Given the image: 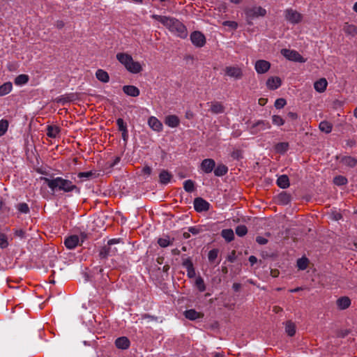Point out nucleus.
<instances>
[{
  "mask_svg": "<svg viewBox=\"0 0 357 357\" xmlns=\"http://www.w3.org/2000/svg\"><path fill=\"white\" fill-rule=\"evenodd\" d=\"M49 188L53 193L63 192L69 193L75 192L79 194L80 189L75 185L70 180L64 178L63 177H56L49 178L46 177L42 178Z\"/></svg>",
  "mask_w": 357,
  "mask_h": 357,
  "instance_id": "1",
  "label": "nucleus"
},
{
  "mask_svg": "<svg viewBox=\"0 0 357 357\" xmlns=\"http://www.w3.org/2000/svg\"><path fill=\"white\" fill-rule=\"evenodd\" d=\"M116 59L130 73L137 74L142 71L143 68L139 61H135L130 54L123 52L116 54Z\"/></svg>",
  "mask_w": 357,
  "mask_h": 357,
  "instance_id": "2",
  "label": "nucleus"
},
{
  "mask_svg": "<svg viewBox=\"0 0 357 357\" xmlns=\"http://www.w3.org/2000/svg\"><path fill=\"white\" fill-rule=\"evenodd\" d=\"M120 238H112L108 241L107 244L102 247L100 250L99 255L102 259H106L108 257L114 256L118 252V248L114 245L119 243Z\"/></svg>",
  "mask_w": 357,
  "mask_h": 357,
  "instance_id": "3",
  "label": "nucleus"
},
{
  "mask_svg": "<svg viewBox=\"0 0 357 357\" xmlns=\"http://www.w3.org/2000/svg\"><path fill=\"white\" fill-rule=\"evenodd\" d=\"M167 29L174 36L185 38L188 35V29L184 24H165Z\"/></svg>",
  "mask_w": 357,
  "mask_h": 357,
  "instance_id": "4",
  "label": "nucleus"
},
{
  "mask_svg": "<svg viewBox=\"0 0 357 357\" xmlns=\"http://www.w3.org/2000/svg\"><path fill=\"white\" fill-rule=\"evenodd\" d=\"M281 54L289 61L299 63H305L306 61V60L296 50L282 49L281 50Z\"/></svg>",
  "mask_w": 357,
  "mask_h": 357,
  "instance_id": "5",
  "label": "nucleus"
},
{
  "mask_svg": "<svg viewBox=\"0 0 357 357\" xmlns=\"http://www.w3.org/2000/svg\"><path fill=\"white\" fill-rule=\"evenodd\" d=\"M225 74L231 78L240 79L243 77V70L238 66H226L225 68Z\"/></svg>",
  "mask_w": 357,
  "mask_h": 357,
  "instance_id": "6",
  "label": "nucleus"
},
{
  "mask_svg": "<svg viewBox=\"0 0 357 357\" xmlns=\"http://www.w3.org/2000/svg\"><path fill=\"white\" fill-rule=\"evenodd\" d=\"M190 40L197 47H202L206 44V38L200 31H195L190 34Z\"/></svg>",
  "mask_w": 357,
  "mask_h": 357,
  "instance_id": "7",
  "label": "nucleus"
},
{
  "mask_svg": "<svg viewBox=\"0 0 357 357\" xmlns=\"http://www.w3.org/2000/svg\"><path fill=\"white\" fill-rule=\"evenodd\" d=\"M245 15L248 17H257L259 16H265L266 14V9L261 6H254L252 8H247L245 10Z\"/></svg>",
  "mask_w": 357,
  "mask_h": 357,
  "instance_id": "8",
  "label": "nucleus"
},
{
  "mask_svg": "<svg viewBox=\"0 0 357 357\" xmlns=\"http://www.w3.org/2000/svg\"><path fill=\"white\" fill-rule=\"evenodd\" d=\"M271 127V126L269 122L266 121L259 120L253 123V125L250 128V130L252 134H256L258 132L270 129Z\"/></svg>",
  "mask_w": 357,
  "mask_h": 357,
  "instance_id": "9",
  "label": "nucleus"
},
{
  "mask_svg": "<svg viewBox=\"0 0 357 357\" xmlns=\"http://www.w3.org/2000/svg\"><path fill=\"white\" fill-rule=\"evenodd\" d=\"M285 17L290 22H299L302 20L301 14L292 8L286 10Z\"/></svg>",
  "mask_w": 357,
  "mask_h": 357,
  "instance_id": "10",
  "label": "nucleus"
},
{
  "mask_svg": "<svg viewBox=\"0 0 357 357\" xmlns=\"http://www.w3.org/2000/svg\"><path fill=\"white\" fill-rule=\"evenodd\" d=\"M209 206V203L202 198L198 197L194 200V208L197 212L206 211Z\"/></svg>",
  "mask_w": 357,
  "mask_h": 357,
  "instance_id": "11",
  "label": "nucleus"
},
{
  "mask_svg": "<svg viewBox=\"0 0 357 357\" xmlns=\"http://www.w3.org/2000/svg\"><path fill=\"white\" fill-rule=\"evenodd\" d=\"M271 67V63L266 60H258L255 65V70L259 74L266 73Z\"/></svg>",
  "mask_w": 357,
  "mask_h": 357,
  "instance_id": "12",
  "label": "nucleus"
},
{
  "mask_svg": "<svg viewBox=\"0 0 357 357\" xmlns=\"http://www.w3.org/2000/svg\"><path fill=\"white\" fill-rule=\"evenodd\" d=\"M148 125L155 132H161L163 129L162 123L155 116H152L149 118Z\"/></svg>",
  "mask_w": 357,
  "mask_h": 357,
  "instance_id": "13",
  "label": "nucleus"
},
{
  "mask_svg": "<svg viewBox=\"0 0 357 357\" xmlns=\"http://www.w3.org/2000/svg\"><path fill=\"white\" fill-rule=\"evenodd\" d=\"M215 162L213 159H204L201 163L202 170L206 174L211 173L215 168Z\"/></svg>",
  "mask_w": 357,
  "mask_h": 357,
  "instance_id": "14",
  "label": "nucleus"
},
{
  "mask_svg": "<svg viewBox=\"0 0 357 357\" xmlns=\"http://www.w3.org/2000/svg\"><path fill=\"white\" fill-rule=\"evenodd\" d=\"M79 242V238L78 236L71 235L65 239L64 244L68 249L72 250L77 246Z\"/></svg>",
  "mask_w": 357,
  "mask_h": 357,
  "instance_id": "15",
  "label": "nucleus"
},
{
  "mask_svg": "<svg viewBox=\"0 0 357 357\" xmlns=\"http://www.w3.org/2000/svg\"><path fill=\"white\" fill-rule=\"evenodd\" d=\"M282 81L278 77H271L266 81V86L270 90H275L281 86Z\"/></svg>",
  "mask_w": 357,
  "mask_h": 357,
  "instance_id": "16",
  "label": "nucleus"
},
{
  "mask_svg": "<svg viewBox=\"0 0 357 357\" xmlns=\"http://www.w3.org/2000/svg\"><path fill=\"white\" fill-rule=\"evenodd\" d=\"M328 86V82L326 78H320L314 83V89L318 93H324Z\"/></svg>",
  "mask_w": 357,
  "mask_h": 357,
  "instance_id": "17",
  "label": "nucleus"
},
{
  "mask_svg": "<svg viewBox=\"0 0 357 357\" xmlns=\"http://www.w3.org/2000/svg\"><path fill=\"white\" fill-rule=\"evenodd\" d=\"M165 124L172 128H176L180 124V119L176 115H168L165 119Z\"/></svg>",
  "mask_w": 357,
  "mask_h": 357,
  "instance_id": "18",
  "label": "nucleus"
},
{
  "mask_svg": "<svg viewBox=\"0 0 357 357\" xmlns=\"http://www.w3.org/2000/svg\"><path fill=\"white\" fill-rule=\"evenodd\" d=\"M340 162L344 166L353 168L357 165V159L350 155H345L340 158Z\"/></svg>",
  "mask_w": 357,
  "mask_h": 357,
  "instance_id": "19",
  "label": "nucleus"
},
{
  "mask_svg": "<svg viewBox=\"0 0 357 357\" xmlns=\"http://www.w3.org/2000/svg\"><path fill=\"white\" fill-rule=\"evenodd\" d=\"M123 91L128 96L137 97L139 93V89L133 85H125L123 86Z\"/></svg>",
  "mask_w": 357,
  "mask_h": 357,
  "instance_id": "20",
  "label": "nucleus"
},
{
  "mask_svg": "<svg viewBox=\"0 0 357 357\" xmlns=\"http://www.w3.org/2000/svg\"><path fill=\"white\" fill-rule=\"evenodd\" d=\"M130 340L126 337H120L115 341V345L118 349H126L130 347Z\"/></svg>",
  "mask_w": 357,
  "mask_h": 357,
  "instance_id": "21",
  "label": "nucleus"
},
{
  "mask_svg": "<svg viewBox=\"0 0 357 357\" xmlns=\"http://www.w3.org/2000/svg\"><path fill=\"white\" fill-rule=\"evenodd\" d=\"M224 105L219 102H213L211 103V112L214 114H222L225 112Z\"/></svg>",
  "mask_w": 357,
  "mask_h": 357,
  "instance_id": "22",
  "label": "nucleus"
},
{
  "mask_svg": "<svg viewBox=\"0 0 357 357\" xmlns=\"http://www.w3.org/2000/svg\"><path fill=\"white\" fill-rule=\"evenodd\" d=\"M96 77L99 81L103 83H107L109 81V74L102 69L97 70L96 72Z\"/></svg>",
  "mask_w": 357,
  "mask_h": 357,
  "instance_id": "23",
  "label": "nucleus"
},
{
  "mask_svg": "<svg viewBox=\"0 0 357 357\" xmlns=\"http://www.w3.org/2000/svg\"><path fill=\"white\" fill-rule=\"evenodd\" d=\"M278 185L283 189L287 188L289 186V180L287 175H281L277 179Z\"/></svg>",
  "mask_w": 357,
  "mask_h": 357,
  "instance_id": "24",
  "label": "nucleus"
},
{
  "mask_svg": "<svg viewBox=\"0 0 357 357\" xmlns=\"http://www.w3.org/2000/svg\"><path fill=\"white\" fill-rule=\"evenodd\" d=\"M13 89V84L10 82H6L0 86V96L8 94Z\"/></svg>",
  "mask_w": 357,
  "mask_h": 357,
  "instance_id": "25",
  "label": "nucleus"
},
{
  "mask_svg": "<svg viewBox=\"0 0 357 357\" xmlns=\"http://www.w3.org/2000/svg\"><path fill=\"white\" fill-rule=\"evenodd\" d=\"M29 80V77L27 75L22 74L15 77L14 83L17 86H22L26 84Z\"/></svg>",
  "mask_w": 357,
  "mask_h": 357,
  "instance_id": "26",
  "label": "nucleus"
},
{
  "mask_svg": "<svg viewBox=\"0 0 357 357\" xmlns=\"http://www.w3.org/2000/svg\"><path fill=\"white\" fill-rule=\"evenodd\" d=\"M60 132L59 127L56 126H48L47 128V135L52 138H56Z\"/></svg>",
  "mask_w": 357,
  "mask_h": 357,
  "instance_id": "27",
  "label": "nucleus"
},
{
  "mask_svg": "<svg viewBox=\"0 0 357 357\" xmlns=\"http://www.w3.org/2000/svg\"><path fill=\"white\" fill-rule=\"evenodd\" d=\"M351 304V301L348 297H342L337 301V305L339 308L344 310Z\"/></svg>",
  "mask_w": 357,
  "mask_h": 357,
  "instance_id": "28",
  "label": "nucleus"
},
{
  "mask_svg": "<svg viewBox=\"0 0 357 357\" xmlns=\"http://www.w3.org/2000/svg\"><path fill=\"white\" fill-rule=\"evenodd\" d=\"M185 317L190 320H196L201 318V314L195 310H188L185 312Z\"/></svg>",
  "mask_w": 357,
  "mask_h": 357,
  "instance_id": "29",
  "label": "nucleus"
},
{
  "mask_svg": "<svg viewBox=\"0 0 357 357\" xmlns=\"http://www.w3.org/2000/svg\"><path fill=\"white\" fill-rule=\"evenodd\" d=\"M221 235L227 242L231 241L234 238V231L231 229H223L221 232Z\"/></svg>",
  "mask_w": 357,
  "mask_h": 357,
  "instance_id": "30",
  "label": "nucleus"
},
{
  "mask_svg": "<svg viewBox=\"0 0 357 357\" xmlns=\"http://www.w3.org/2000/svg\"><path fill=\"white\" fill-rule=\"evenodd\" d=\"M319 129L325 132L330 133L332 131V124L326 121H323L319 123Z\"/></svg>",
  "mask_w": 357,
  "mask_h": 357,
  "instance_id": "31",
  "label": "nucleus"
},
{
  "mask_svg": "<svg viewBox=\"0 0 357 357\" xmlns=\"http://www.w3.org/2000/svg\"><path fill=\"white\" fill-rule=\"evenodd\" d=\"M160 181L162 184H167L171 179V174L165 170H162L159 175Z\"/></svg>",
  "mask_w": 357,
  "mask_h": 357,
  "instance_id": "32",
  "label": "nucleus"
},
{
  "mask_svg": "<svg viewBox=\"0 0 357 357\" xmlns=\"http://www.w3.org/2000/svg\"><path fill=\"white\" fill-rule=\"evenodd\" d=\"M285 331L288 334V335L291 337L294 336V334L296 333L295 324L290 321H287L285 325Z\"/></svg>",
  "mask_w": 357,
  "mask_h": 357,
  "instance_id": "33",
  "label": "nucleus"
},
{
  "mask_svg": "<svg viewBox=\"0 0 357 357\" xmlns=\"http://www.w3.org/2000/svg\"><path fill=\"white\" fill-rule=\"evenodd\" d=\"M228 172V168L224 165H219L214 170V174L217 176H222L226 174Z\"/></svg>",
  "mask_w": 357,
  "mask_h": 357,
  "instance_id": "34",
  "label": "nucleus"
},
{
  "mask_svg": "<svg viewBox=\"0 0 357 357\" xmlns=\"http://www.w3.org/2000/svg\"><path fill=\"white\" fill-rule=\"evenodd\" d=\"M329 217L331 220L338 221L342 218V213L336 208L331 209L329 213Z\"/></svg>",
  "mask_w": 357,
  "mask_h": 357,
  "instance_id": "35",
  "label": "nucleus"
},
{
  "mask_svg": "<svg viewBox=\"0 0 357 357\" xmlns=\"http://www.w3.org/2000/svg\"><path fill=\"white\" fill-rule=\"evenodd\" d=\"M183 188L188 192H192L195 190V183L193 181L189 179L183 183Z\"/></svg>",
  "mask_w": 357,
  "mask_h": 357,
  "instance_id": "36",
  "label": "nucleus"
},
{
  "mask_svg": "<svg viewBox=\"0 0 357 357\" xmlns=\"http://www.w3.org/2000/svg\"><path fill=\"white\" fill-rule=\"evenodd\" d=\"M195 284L200 292H203L206 290L204 281L201 277H197L196 278Z\"/></svg>",
  "mask_w": 357,
  "mask_h": 357,
  "instance_id": "37",
  "label": "nucleus"
},
{
  "mask_svg": "<svg viewBox=\"0 0 357 357\" xmlns=\"http://www.w3.org/2000/svg\"><path fill=\"white\" fill-rule=\"evenodd\" d=\"M289 148V144L287 142H280L275 146V150L278 153H284Z\"/></svg>",
  "mask_w": 357,
  "mask_h": 357,
  "instance_id": "38",
  "label": "nucleus"
},
{
  "mask_svg": "<svg viewBox=\"0 0 357 357\" xmlns=\"http://www.w3.org/2000/svg\"><path fill=\"white\" fill-rule=\"evenodd\" d=\"M116 124L119 127V129L120 131L122 132V134L124 135H128V130H127V126L126 125V123H124V121L119 118L116 120Z\"/></svg>",
  "mask_w": 357,
  "mask_h": 357,
  "instance_id": "39",
  "label": "nucleus"
},
{
  "mask_svg": "<svg viewBox=\"0 0 357 357\" xmlns=\"http://www.w3.org/2000/svg\"><path fill=\"white\" fill-rule=\"evenodd\" d=\"M8 121L5 119L0 120V137L4 135L8 130Z\"/></svg>",
  "mask_w": 357,
  "mask_h": 357,
  "instance_id": "40",
  "label": "nucleus"
},
{
  "mask_svg": "<svg viewBox=\"0 0 357 357\" xmlns=\"http://www.w3.org/2000/svg\"><path fill=\"white\" fill-rule=\"evenodd\" d=\"M158 243L160 247L166 248L170 245L172 243V242L170 241L168 236H165L163 238H158Z\"/></svg>",
  "mask_w": 357,
  "mask_h": 357,
  "instance_id": "41",
  "label": "nucleus"
},
{
  "mask_svg": "<svg viewBox=\"0 0 357 357\" xmlns=\"http://www.w3.org/2000/svg\"><path fill=\"white\" fill-rule=\"evenodd\" d=\"M308 266V259L305 257L298 259L297 261V266L300 270H305Z\"/></svg>",
  "mask_w": 357,
  "mask_h": 357,
  "instance_id": "42",
  "label": "nucleus"
},
{
  "mask_svg": "<svg viewBox=\"0 0 357 357\" xmlns=\"http://www.w3.org/2000/svg\"><path fill=\"white\" fill-rule=\"evenodd\" d=\"M344 30L347 33L356 36L357 35V27L354 24H349L345 28Z\"/></svg>",
  "mask_w": 357,
  "mask_h": 357,
  "instance_id": "43",
  "label": "nucleus"
},
{
  "mask_svg": "<svg viewBox=\"0 0 357 357\" xmlns=\"http://www.w3.org/2000/svg\"><path fill=\"white\" fill-rule=\"evenodd\" d=\"M16 208L20 213L26 214L29 212V207L26 203H20L16 206Z\"/></svg>",
  "mask_w": 357,
  "mask_h": 357,
  "instance_id": "44",
  "label": "nucleus"
},
{
  "mask_svg": "<svg viewBox=\"0 0 357 357\" xmlns=\"http://www.w3.org/2000/svg\"><path fill=\"white\" fill-rule=\"evenodd\" d=\"M153 18L158 22H174L172 19L164 15H153Z\"/></svg>",
  "mask_w": 357,
  "mask_h": 357,
  "instance_id": "45",
  "label": "nucleus"
},
{
  "mask_svg": "<svg viewBox=\"0 0 357 357\" xmlns=\"http://www.w3.org/2000/svg\"><path fill=\"white\" fill-rule=\"evenodd\" d=\"M333 182L337 185H343L347 183V179L343 176H337L334 178Z\"/></svg>",
  "mask_w": 357,
  "mask_h": 357,
  "instance_id": "46",
  "label": "nucleus"
},
{
  "mask_svg": "<svg viewBox=\"0 0 357 357\" xmlns=\"http://www.w3.org/2000/svg\"><path fill=\"white\" fill-rule=\"evenodd\" d=\"M248 232V229L245 225H238L236 228V234L238 236H243Z\"/></svg>",
  "mask_w": 357,
  "mask_h": 357,
  "instance_id": "47",
  "label": "nucleus"
},
{
  "mask_svg": "<svg viewBox=\"0 0 357 357\" xmlns=\"http://www.w3.org/2000/svg\"><path fill=\"white\" fill-rule=\"evenodd\" d=\"M273 123L275 126H280L284 123V119L279 115H273L272 116Z\"/></svg>",
  "mask_w": 357,
  "mask_h": 357,
  "instance_id": "48",
  "label": "nucleus"
},
{
  "mask_svg": "<svg viewBox=\"0 0 357 357\" xmlns=\"http://www.w3.org/2000/svg\"><path fill=\"white\" fill-rule=\"evenodd\" d=\"M8 245V238L3 234H0V247L5 248Z\"/></svg>",
  "mask_w": 357,
  "mask_h": 357,
  "instance_id": "49",
  "label": "nucleus"
},
{
  "mask_svg": "<svg viewBox=\"0 0 357 357\" xmlns=\"http://www.w3.org/2000/svg\"><path fill=\"white\" fill-rule=\"evenodd\" d=\"M188 230L193 235H197L202 231V227L199 226L190 227Z\"/></svg>",
  "mask_w": 357,
  "mask_h": 357,
  "instance_id": "50",
  "label": "nucleus"
},
{
  "mask_svg": "<svg viewBox=\"0 0 357 357\" xmlns=\"http://www.w3.org/2000/svg\"><path fill=\"white\" fill-rule=\"evenodd\" d=\"M286 103L287 102L284 98H278L275 102V107L277 109H282L285 106Z\"/></svg>",
  "mask_w": 357,
  "mask_h": 357,
  "instance_id": "51",
  "label": "nucleus"
},
{
  "mask_svg": "<svg viewBox=\"0 0 357 357\" xmlns=\"http://www.w3.org/2000/svg\"><path fill=\"white\" fill-rule=\"evenodd\" d=\"M182 265L186 270L194 267L192 261L188 258L183 261Z\"/></svg>",
  "mask_w": 357,
  "mask_h": 357,
  "instance_id": "52",
  "label": "nucleus"
},
{
  "mask_svg": "<svg viewBox=\"0 0 357 357\" xmlns=\"http://www.w3.org/2000/svg\"><path fill=\"white\" fill-rule=\"evenodd\" d=\"M92 175L91 172H79L77 175L78 178L81 179H87Z\"/></svg>",
  "mask_w": 357,
  "mask_h": 357,
  "instance_id": "53",
  "label": "nucleus"
},
{
  "mask_svg": "<svg viewBox=\"0 0 357 357\" xmlns=\"http://www.w3.org/2000/svg\"><path fill=\"white\" fill-rule=\"evenodd\" d=\"M218 257V250H212L208 253V259L209 261H213L215 260Z\"/></svg>",
  "mask_w": 357,
  "mask_h": 357,
  "instance_id": "54",
  "label": "nucleus"
},
{
  "mask_svg": "<svg viewBox=\"0 0 357 357\" xmlns=\"http://www.w3.org/2000/svg\"><path fill=\"white\" fill-rule=\"evenodd\" d=\"M256 241L259 244V245H265L268 243V240L263 237V236H257L256 238Z\"/></svg>",
  "mask_w": 357,
  "mask_h": 357,
  "instance_id": "55",
  "label": "nucleus"
},
{
  "mask_svg": "<svg viewBox=\"0 0 357 357\" xmlns=\"http://www.w3.org/2000/svg\"><path fill=\"white\" fill-rule=\"evenodd\" d=\"M186 271H187V275L190 278H194L196 275L194 267L192 268H188V270H186Z\"/></svg>",
  "mask_w": 357,
  "mask_h": 357,
  "instance_id": "56",
  "label": "nucleus"
},
{
  "mask_svg": "<svg viewBox=\"0 0 357 357\" xmlns=\"http://www.w3.org/2000/svg\"><path fill=\"white\" fill-rule=\"evenodd\" d=\"M152 172V169L149 166H146L143 168L142 169V172L144 174H146V175H150L151 173Z\"/></svg>",
  "mask_w": 357,
  "mask_h": 357,
  "instance_id": "57",
  "label": "nucleus"
},
{
  "mask_svg": "<svg viewBox=\"0 0 357 357\" xmlns=\"http://www.w3.org/2000/svg\"><path fill=\"white\" fill-rule=\"evenodd\" d=\"M257 259L255 256L252 255L249 257V261L251 264V265H254L257 262Z\"/></svg>",
  "mask_w": 357,
  "mask_h": 357,
  "instance_id": "58",
  "label": "nucleus"
},
{
  "mask_svg": "<svg viewBox=\"0 0 357 357\" xmlns=\"http://www.w3.org/2000/svg\"><path fill=\"white\" fill-rule=\"evenodd\" d=\"M288 116L293 119H296L298 118L297 114L294 112H289Z\"/></svg>",
  "mask_w": 357,
  "mask_h": 357,
  "instance_id": "59",
  "label": "nucleus"
},
{
  "mask_svg": "<svg viewBox=\"0 0 357 357\" xmlns=\"http://www.w3.org/2000/svg\"><path fill=\"white\" fill-rule=\"evenodd\" d=\"M121 160V158L120 157H116L114 160V162H112V164L111 165V166H115Z\"/></svg>",
  "mask_w": 357,
  "mask_h": 357,
  "instance_id": "60",
  "label": "nucleus"
},
{
  "mask_svg": "<svg viewBox=\"0 0 357 357\" xmlns=\"http://www.w3.org/2000/svg\"><path fill=\"white\" fill-rule=\"evenodd\" d=\"M68 100H66V98H63V97H59L57 98V102H61L62 104H64L67 102Z\"/></svg>",
  "mask_w": 357,
  "mask_h": 357,
  "instance_id": "61",
  "label": "nucleus"
},
{
  "mask_svg": "<svg viewBox=\"0 0 357 357\" xmlns=\"http://www.w3.org/2000/svg\"><path fill=\"white\" fill-rule=\"evenodd\" d=\"M302 288L301 287H297V288H295V289H290L289 291L291 292V293H295V292H297L300 290H301Z\"/></svg>",
  "mask_w": 357,
  "mask_h": 357,
  "instance_id": "62",
  "label": "nucleus"
},
{
  "mask_svg": "<svg viewBox=\"0 0 357 357\" xmlns=\"http://www.w3.org/2000/svg\"><path fill=\"white\" fill-rule=\"evenodd\" d=\"M190 232L189 231L183 233V237L185 238H190Z\"/></svg>",
  "mask_w": 357,
  "mask_h": 357,
  "instance_id": "63",
  "label": "nucleus"
},
{
  "mask_svg": "<svg viewBox=\"0 0 357 357\" xmlns=\"http://www.w3.org/2000/svg\"><path fill=\"white\" fill-rule=\"evenodd\" d=\"M354 116L356 119H357V107L354 110Z\"/></svg>",
  "mask_w": 357,
  "mask_h": 357,
  "instance_id": "64",
  "label": "nucleus"
}]
</instances>
